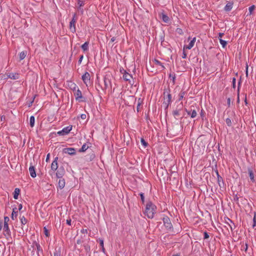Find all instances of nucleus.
Returning <instances> with one entry per match:
<instances>
[{
  "label": "nucleus",
  "mask_w": 256,
  "mask_h": 256,
  "mask_svg": "<svg viewBox=\"0 0 256 256\" xmlns=\"http://www.w3.org/2000/svg\"><path fill=\"white\" fill-rule=\"evenodd\" d=\"M156 206L152 202H148L146 204L144 214L149 218H154V214L156 212Z\"/></svg>",
  "instance_id": "1"
},
{
  "label": "nucleus",
  "mask_w": 256,
  "mask_h": 256,
  "mask_svg": "<svg viewBox=\"0 0 256 256\" xmlns=\"http://www.w3.org/2000/svg\"><path fill=\"white\" fill-rule=\"evenodd\" d=\"M172 102V95L170 94V88L164 89L163 105L166 108H168Z\"/></svg>",
  "instance_id": "2"
},
{
  "label": "nucleus",
  "mask_w": 256,
  "mask_h": 256,
  "mask_svg": "<svg viewBox=\"0 0 256 256\" xmlns=\"http://www.w3.org/2000/svg\"><path fill=\"white\" fill-rule=\"evenodd\" d=\"M182 106L183 104L182 103H181L180 104H179V106H177L176 110L172 111V113L175 118L178 119V118L180 116V111L182 108Z\"/></svg>",
  "instance_id": "3"
},
{
  "label": "nucleus",
  "mask_w": 256,
  "mask_h": 256,
  "mask_svg": "<svg viewBox=\"0 0 256 256\" xmlns=\"http://www.w3.org/2000/svg\"><path fill=\"white\" fill-rule=\"evenodd\" d=\"M163 222L164 226L168 230H171L172 228V226L170 220V219L168 216H164L163 218Z\"/></svg>",
  "instance_id": "4"
},
{
  "label": "nucleus",
  "mask_w": 256,
  "mask_h": 256,
  "mask_svg": "<svg viewBox=\"0 0 256 256\" xmlns=\"http://www.w3.org/2000/svg\"><path fill=\"white\" fill-rule=\"evenodd\" d=\"M72 129V126H68L64 128L62 130L58 131L57 134L59 136H64L68 134Z\"/></svg>",
  "instance_id": "5"
},
{
  "label": "nucleus",
  "mask_w": 256,
  "mask_h": 256,
  "mask_svg": "<svg viewBox=\"0 0 256 256\" xmlns=\"http://www.w3.org/2000/svg\"><path fill=\"white\" fill-rule=\"evenodd\" d=\"M82 80L88 86V84L90 82V74L88 72H86L82 76Z\"/></svg>",
  "instance_id": "6"
},
{
  "label": "nucleus",
  "mask_w": 256,
  "mask_h": 256,
  "mask_svg": "<svg viewBox=\"0 0 256 256\" xmlns=\"http://www.w3.org/2000/svg\"><path fill=\"white\" fill-rule=\"evenodd\" d=\"M75 90L76 92H74V95L76 97V100H79L80 102L84 101L82 100H80V99H82L83 98L81 91L78 88Z\"/></svg>",
  "instance_id": "7"
},
{
  "label": "nucleus",
  "mask_w": 256,
  "mask_h": 256,
  "mask_svg": "<svg viewBox=\"0 0 256 256\" xmlns=\"http://www.w3.org/2000/svg\"><path fill=\"white\" fill-rule=\"evenodd\" d=\"M65 174V170L62 166H60L56 172V176L58 178H62Z\"/></svg>",
  "instance_id": "8"
},
{
  "label": "nucleus",
  "mask_w": 256,
  "mask_h": 256,
  "mask_svg": "<svg viewBox=\"0 0 256 256\" xmlns=\"http://www.w3.org/2000/svg\"><path fill=\"white\" fill-rule=\"evenodd\" d=\"M64 152L66 154H68L70 155H74L76 152V150L74 148H66L63 150Z\"/></svg>",
  "instance_id": "9"
},
{
  "label": "nucleus",
  "mask_w": 256,
  "mask_h": 256,
  "mask_svg": "<svg viewBox=\"0 0 256 256\" xmlns=\"http://www.w3.org/2000/svg\"><path fill=\"white\" fill-rule=\"evenodd\" d=\"M76 22V19H72L70 22V29L72 32H76L75 24Z\"/></svg>",
  "instance_id": "10"
},
{
  "label": "nucleus",
  "mask_w": 256,
  "mask_h": 256,
  "mask_svg": "<svg viewBox=\"0 0 256 256\" xmlns=\"http://www.w3.org/2000/svg\"><path fill=\"white\" fill-rule=\"evenodd\" d=\"M58 160V158L56 157L54 160L52 162L51 164V169L54 172L56 171L58 168V162H57Z\"/></svg>",
  "instance_id": "11"
},
{
  "label": "nucleus",
  "mask_w": 256,
  "mask_h": 256,
  "mask_svg": "<svg viewBox=\"0 0 256 256\" xmlns=\"http://www.w3.org/2000/svg\"><path fill=\"white\" fill-rule=\"evenodd\" d=\"M8 77L12 80H18L20 78V74L18 73H10L7 75Z\"/></svg>",
  "instance_id": "12"
},
{
  "label": "nucleus",
  "mask_w": 256,
  "mask_h": 256,
  "mask_svg": "<svg viewBox=\"0 0 256 256\" xmlns=\"http://www.w3.org/2000/svg\"><path fill=\"white\" fill-rule=\"evenodd\" d=\"M4 235L5 236H10V231L8 224H4Z\"/></svg>",
  "instance_id": "13"
},
{
  "label": "nucleus",
  "mask_w": 256,
  "mask_h": 256,
  "mask_svg": "<svg viewBox=\"0 0 256 256\" xmlns=\"http://www.w3.org/2000/svg\"><path fill=\"white\" fill-rule=\"evenodd\" d=\"M196 38H193V39L190 40V42L189 44L188 45H186V46H184V49H188V50H190L194 46V44L196 42Z\"/></svg>",
  "instance_id": "14"
},
{
  "label": "nucleus",
  "mask_w": 256,
  "mask_h": 256,
  "mask_svg": "<svg viewBox=\"0 0 256 256\" xmlns=\"http://www.w3.org/2000/svg\"><path fill=\"white\" fill-rule=\"evenodd\" d=\"M29 172L30 175L32 178H35L36 176L34 167L33 166H30L29 168Z\"/></svg>",
  "instance_id": "15"
},
{
  "label": "nucleus",
  "mask_w": 256,
  "mask_h": 256,
  "mask_svg": "<svg viewBox=\"0 0 256 256\" xmlns=\"http://www.w3.org/2000/svg\"><path fill=\"white\" fill-rule=\"evenodd\" d=\"M248 172L251 181L253 182H255L254 171L252 168H248Z\"/></svg>",
  "instance_id": "16"
},
{
  "label": "nucleus",
  "mask_w": 256,
  "mask_h": 256,
  "mask_svg": "<svg viewBox=\"0 0 256 256\" xmlns=\"http://www.w3.org/2000/svg\"><path fill=\"white\" fill-rule=\"evenodd\" d=\"M123 78L126 81L130 82V79L132 78V76L130 74L124 71V74L123 75Z\"/></svg>",
  "instance_id": "17"
},
{
  "label": "nucleus",
  "mask_w": 256,
  "mask_h": 256,
  "mask_svg": "<svg viewBox=\"0 0 256 256\" xmlns=\"http://www.w3.org/2000/svg\"><path fill=\"white\" fill-rule=\"evenodd\" d=\"M58 185L60 189H62L65 186V180L64 178H60Z\"/></svg>",
  "instance_id": "18"
},
{
  "label": "nucleus",
  "mask_w": 256,
  "mask_h": 256,
  "mask_svg": "<svg viewBox=\"0 0 256 256\" xmlns=\"http://www.w3.org/2000/svg\"><path fill=\"white\" fill-rule=\"evenodd\" d=\"M188 114L192 118H194L197 115V112L195 110H193L192 112L190 111H186Z\"/></svg>",
  "instance_id": "19"
},
{
  "label": "nucleus",
  "mask_w": 256,
  "mask_h": 256,
  "mask_svg": "<svg viewBox=\"0 0 256 256\" xmlns=\"http://www.w3.org/2000/svg\"><path fill=\"white\" fill-rule=\"evenodd\" d=\"M20 193V190L18 188H16L14 190V198L15 200H17L18 198V196Z\"/></svg>",
  "instance_id": "20"
},
{
  "label": "nucleus",
  "mask_w": 256,
  "mask_h": 256,
  "mask_svg": "<svg viewBox=\"0 0 256 256\" xmlns=\"http://www.w3.org/2000/svg\"><path fill=\"white\" fill-rule=\"evenodd\" d=\"M26 54H27V52L26 51H22V52H20L19 54V57H20V60H24L26 58Z\"/></svg>",
  "instance_id": "21"
},
{
  "label": "nucleus",
  "mask_w": 256,
  "mask_h": 256,
  "mask_svg": "<svg viewBox=\"0 0 256 256\" xmlns=\"http://www.w3.org/2000/svg\"><path fill=\"white\" fill-rule=\"evenodd\" d=\"M232 8V4L230 2L228 3L224 7V10L226 11H230Z\"/></svg>",
  "instance_id": "22"
},
{
  "label": "nucleus",
  "mask_w": 256,
  "mask_h": 256,
  "mask_svg": "<svg viewBox=\"0 0 256 256\" xmlns=\"http://www.w3.org/2000/svg\"><path fill=\"white\" fill-rule=\"evenodd\" d=\"M88 42H85L82 46V48L84 51H86L88 48Z\"/></svg>",
  "instance_id": "23"
},
{
  "label": "nucleus",
  "mask_w": 256,
  "mask_h": 256,
  "mask_svg": "<svg viewBox=\"0 0 256 256\" xmlns=\"http://www.w3.org/2000/svg\"><path fill=\"white\" fill-rule=\"evenodd\" d=\"M35 118L34 116H31L30 118V124L32 128L34 126Z\"/></svg>",
  "instance_id": "24"
},
{
  "label": "nucleus",
  "mask_w": 256,
  "mask_h": 256,
  "mask_svg": "<svg viewBox=\"0 0 256 256\" xmlns=\"http://www.w3.org/2000/svg\"><path fill=\"white\" fill-rule=\"evenodd\" d=\"M154 63L156 65L160 66L161 67V68H162V69L164 68V65L160 62L158 60H156V59L154 60Z\"/></svg>",
  "instance_id": "25"
},
{
  "label": "nucleus",
  "mask_w": 256,
  "mask_h": 256,
  "mask_svg": "<svg viewBox=\"0 0 256 256\" xmlns=\"http://www.w3.org/2000/svg\"><path fill=\"white\" fill-rule=\"evenodd\" d=\"M162 20L164 22L166 23H168L170 21L169 18L164 14H162Z\"/></svg>",
  "instance_id": "26"
},
{
  "label": "nucleus",
  "mask_w": 256,
  "mask_h": 256,
  "mask_svg": "<svg viewBox=\"0 0 256 256\" xmlns=\"http://www.w3.org/2000/svg\"><path fill=\"white\" fill-rule=\"evenodd\" d=\"M16 208H13V211H12V216H11V218L14 220L16 218V213H17V212H16L15 211V210H16Z\"/></svg>",
  "instance_id": "27"
},
{
  "label": "nucleus",
  "mask_w": 256,
  "mask_h": 256,
  "mask_svg": "<svg viewBox=\"0 0 256 256\" xmlns=\"http://www.w3.org/2000/svg\"><path fill=\"white\" fill-rule=\"evenodd\" d=\"M88 148V146L86 144H84L82 145L81 148L79 150V152H85Z\"/></svg>",
  "instance_id": "28"
},
{
  "label": "nucleus",
  "mask_w": 256,
  "mask_h": 256,
  "mask_svg": "<svg viewBox=\"0 0 256 256\" xmlns=\"http://www.w3.org/2000/svg\"><path fill=\"white\" fill-rule=\"evenodd\" d=\"M220 42L223 48H225L227 44V42L223 40L222 38H220Z\"/></svg>",
  "instance_id": "29"
},
{
  "label": "nucleus",
  "mask_w": 256,
  "mask_h": 256,
  "mask_svg": "<svg viewBox=\"0 0 256 256\" xmlns=\"http://www.w3.org/2000/svg\"><path fill=\"white\" fill-rule=\"evenodd\" d=\"M20 222H21V224L23 225L25 224H26L27 222V220L26 219L24 218V216H22V217L20 218Z\"/></svg>",
  "instance_id": "30"
},
{
  "label": "nucleus",
  "mask_w": 256,
  "mask_h": 256,
  "mask_svg": "<svg viewBox=\"0 0 256 256\" xmlns=\"http://www.w3.org/2000/svg\"><path fill=\"white\" fill-rule=\"evenodd\" d=\"M255 8V6L254 5H252V6H250V7H249L248 8V10H249V12H250V14H251L253 12V10H254Z\"/></svg>",
  "instance_id": "31"
},
{
  "label": "nucleus",
  "mask_w": 256,
  "mask_h": 256,
  "mask_svg": "<svg viewBox=\"0 0 256 256\" xmlns=\"http://www.w3.org/2000/svg\"><path fill=\"white\" fill-rule=\"evenodd\" d=\"M104 86L105 88H107L108 86V84L110 83V80L106 78H104Z\"/></svg>",
  "instance_id": "32"
},
{
  "label": "nucleus",
  "mask_w": 256,
  "mask_h": 256,
  "mask_svg": "<svg viewBox=\"0 0 256 256\" xmlns=\"http://www.w3.org/2000/svg\"><path fill=\"white\" fill-rule=\"evenodd\" d=\"M216 174L218 175V184H219V186H220V181H222V178L221 176H220L218 173V172H216Z\"/></svg>",
  "instance_id": "33"
},
{
  "label": "nucleus",
  "mask_w": 256,
  "mask_h": 256,
  "mask_svg": "<svg viewBox=\"0 0 256 256\" xmlns=\"http://www.w3.org/2000/svg\"><path fill=\"white\" fill-rule=\"evenodd\" d=\"M185 94H186V92H182L180 93V94L179 95V100H180L183 98Z\"/></svg>",
  "instance_id": "34"
},
{
  "label": "nucleus",
  "mask_w": 256,
  "mask_h": 256,
  "mask_svg": "<svg viewBox=\"0 0 256 256\" xmlns=\"http://www.w3.org/2000/svg\"><path fill=\"white\" fill-rule=\"evenodd\" d=\"M226 124L228 126H231L232 125V122L230 118H227L226 120Z\"/></svg>",
  "instance_id": "35"
},
{
  "label": "nucleus",
  "mask_w": 256,
  "mask_h": 256,
  "mask_svg": "<svg viewBox=\"0 0 256 256\" xmlns=\"http://www.w3.org/2000/svg\"><path fill=\"white\" fill-rule=\"evenodd\" d=\"M228 221H230V222L232 224V225H231L230 224H228L229 226H230V230L232 231V230H233L232 226H233L234 227H235L234 224L232 222L230 219L228 218Z\"/></svg>",
  "instance_id": "36"
},
{
  "label": "nucleus",
  "mask_w": 256,
  "mask_h": 256,
  "mask_svg": "<svg viewBox=\"0 0 256 256\" xmlns=\"http://www.w3.org/2000/svg\"><path fill=\"white\" fill-rule=\"evenodd\" d=\"M70 88L73 90H76V88H77L76 85L74 83H72L70 84Z\"/></svg>",
  "instance_id": "37"
},
{
  "label": "nucleus",
  "mask_w": 256,
  "mask_h": 256,
  "mask_svg": "<svg viewBox=\"0 0 256 256\" xmlns=\"http://www.w3.org/2000/svg\"><path fill=\"white\" fill-rule=\"evenodd\" d=\"M141 143L144 146L146 147L148 145L147 142L144 140V138L141 139Z\"/></svg>",
  "instance_id": "38"
},
{
  "label": "nucleus",
  "mask_w": 256,
  "mask_h": 256,
  "mask_svg": "<svg viewBox=\"0 0 256 256\" xmlns=\"http://www.w3.org/2000/svg\"><path fill=\"white\" fill-rule=\"evenodd\" d=\"M44 234L46 236L48 237L49 236L48 230L45 227L44 228Z\"/></svg>",
  "instance_id": "39"
},
{
  "label": "nucleus",
  "mask_w": 256,
  "mask_h": 256,
  "mask_svg": "<svg viewBox=\"0 0 256 256\" xmlns=\"http://www.w3.org/2000/svg\"><path fill=\"white\" fill-rule=\"evenodd\" d=\"M10 218L8 216H4V224H8Z\"/></svg>",
  "instance_id": "40"
},
{
  "label": "nucleus",
  "mask_w": 256,
  "mask_h": 256,
  "mask_svg": "<svg viewBox=\"0 0 256 256\" xmlns=\"http://www.w3.org/2000/svg\"><path fill=\"white\" fill-rule=\"evenodd\" d=\"M140 196L141 200H142V202L144 203V194L143 193H140Z\"/></svg>",
  "instance_id": "41"
},
{
  "label": "nucleus",
  "mask_w": 256,
  "mask_h": 256,
  "mask_svg": "<svg viewBox=\"0 0 256 256\" xmlns=\"http://www.w3.org/2000/svg\"><path fill=\"white\" fill-rule=\"evenodd\" d=\"M185 49L184 48L183 50V52H182V58H186V52H185V50H184Z\"/></svg>",
  "instance_id": "42"
},
{
  "label": "nucleus",
  "mask_w": 256,
  "mask_h": 256,
  "mask_svg": "<svg viewBox=\"0 0 256 256\" xmlns=\"http://www.w3.org/2000/svg\"><path fill=\"white\" fill-rule=\"evenodd\" d=\"M78 4L80 6H84V2L83 1H81V0H78Z\"/></svg>",
  "instance_id": "43"
},
{
  "label": "nucleus",
  "mask_w": 256,
  "mask_h": 256,
  "mask_svg": "<svg viewBox=\"0 0 256 256\" xmlns=\"http://www.w3.org/2000/svg\"><path fill=\"white\" fill-rule=\"evenodd\" d=\"M83 58H84V56L83 55H82L80 56V58H79V60H78V64H80L82 60H83Z\"/></svg>",
  "instance_id": "44"
},
{
  "label": "nucleus",
  "mask_w": 256,
  "mask_h": 256,
  "mask_svg": "<svg viewBox=\"0 0 256 256\" xmlns=\"http://www.w3.org/2000/svg\"><path fill=\"white\" fill-rule=\"evenodd\" d=\"M208 238H209V235L206 232H204V239H207Z\"/></svg>",
  "instance_id": "45"
},
{
  "label": "nucleus",
  "mask_w": 256,
  "mask_h": 256,
  "mask_svg": "<svg viewBox=\"0 0 256 256\" xmlns=\"http://www.w3.org/2000/svg\"><path fill=\"white\" fill-rule=\"evenodd\" d=\"M86 114H82L80 115V118H82V120H84V119H86Z\"/></svg>",
  "instance_id": "46"
},
{
  "label": "nucleus",
  "mask_w": 256,
  "mask_h": 256,
  "mask_svg": "<svg viewBox=\"0 0 256 256\" xmlns=\"http://www.w3.org/2000/svg\"><path fill=\"white\" fill-rule=\"evenodd\" d=\"M100 245L101 246L102 248H103V246H104V240H100Z\"/></svg>",
  "instance_id": "47"
},
{
  "label": "nucleus",
  "mask_w": 256,
  "mask_h": 256,
  "mask_svg": "<svg viewBox=\"0 0 256 256\" xmlns=\"http://www.w3.org/2000/svg\"><path fill=\"white\" fill-rule=\"evenodd\" d=\"M224 33H220V32L218 34V39L220 40V38H222V36H224Z\"/></svg>",
  "instance_id": "48"
},
{
  "label": "nucleus",
  "mask_w": 256,
  "mask_h": 256,
  "mask_svg": "<svg viewBox=\"0 0 256 256\" xmlns=\"http://www.w3.org/2000/svg\"><path fill=\"white\" fill-rule=\"evenodd\" d=\"M50 154H48L46 156V162H48L49 158H50Z\"/></svg>",
  "instance_id": "49"
},
{
  "label": "nucleus",
  "mask_w": 256,
  "mask_h": 256,
  "mask_svg": "<svg viewBox=\"0 0 256 256\" xmlns=\"http://www.w3.org/2000/svg\"><path fill=\"white\" fill-rule=\"evenodd\" d=\"M66 224L68 225H70L71 224V220H67Z\"/></svg>",
  "instance_id": "50"
},
{
  "label": "nucleus",
  "mask_w": 256,
  "mask_h": 256,
  "mask_svg": "<svg viewBox=\"0 0 256 256\" xmlns=\"http://www.w3.org/2000/svg\"><path fill=\"white\" fill-rule=\"evenodd\" d=\"M22 208V204H20L19 206H18V210H21V209Z\"/></svg>",
  "instance_id": "51"
},
{
  "label": "nucleus",
  "mask_w": 256,
  "mask_h": 256,
  "mask_svg": "<svg viewBox=\"0 0 256 256\" xmlns=\"http://www.w3.org/2000/svg\"><path fill=\"white\" fill-rule=\"evenodd\" d=\"M72 19H76L77 20V18H76V14H74L73 16V18Z\"/></svg>",
  "instance_id": "52"
},
{
  "label": "nucleus",
  "mask_w": 256,
  "mask_h": 256,
  "mask_svg": "<svg viewBox=\"0 0 256 256\" xmlns=\"http://www.w3.org/2000/svg\"><path fill=\"white\" fill-rule=\"evenodd\" d=\"M172 81H173V82L174 83V80H175V79H176V76H172Z\"/></svg>",
  "instance_id": "53"
},
{
  "label": "nucleus",
  "mask_w": 256,
  "mask_h": 256,
  "mask_svg": "<svg viewBox=\"0 0 256 256\" xmlns=\"http://www.w3.org/2000/svg\"><path fill=\"white\" fill-rule=\"evenodd\" d=\"M102 248V251L104 252H105V249H104V246H103V248Z\"/></svg>",
  "instance_id": "54"
},
{
  "label": "nucleus",
  "mask_w": 256,
  "mask_h": 256,
  "mask_svg": "<svg viewBox=\"0 0 256 256\" xmlns=\"http://www.w3.org/2000/svg\"><path fill=\"white\" fill-rule=\"evenodd\" d=\"M114 40H115V39H114V37L111 38V41L112 42H114Z\"/></svg>",
  "instance_id": "55"
},
{
  "label": "nucleus",
  "mask_w": 256,
  "mask_h": 256,
  "mask_svg": "<svg viewBox=\"0 0 256 256\" xmlns=\"http://www.w3.org/2000/svg\"><path fill=\"white\" fill-rule=\"evenodd\" d=\"M235 80H236V78H234L232 80L233 82H234Z\"/></svg>",
  "instance_id": "56"
},
{
  "label": "nucleus",
  "mask_w": 256,
  "mask_h": 256,
  "mask_svg": "<svg viewBox=\"0 0 256 256\" xmlns=\"http://www.w3.org/2000/svg\"><path fill=\"white\" fill-rule=\"evenodd\" d=\"M228 102H230V98H228Z\"/></svg>",
  "instance_id": "57"
},
{
  "label": "nucleus",
  "mask_w": 256,
  "mask_h": 256,
  "mask_svg": "<svg viewBox=\"0 0 256 256\" xmlns=\"http://www.w3.org/2000/svg\"><path fill=\"white\" fill-rule=\"evenodd\" d=\"M254 224H255V223H256L255 218H254Z\"/></svg>",
  "instance_id": "58"
},
{
  "label": "nucleus",
  "mask_w": 256,
  "mask_h": 256,
  "mask_svg": "<svg viewBox=\"0 0 256 256\" xmlns=\"http://www.w3.org/2000/svg\"><path fill=\"white\" fill-rule=\"evenodd\" d=\"M1 229H2V226H0V230H1Z\"/></svg>",
  "instance_id": "59"
},
{
  "label": "nucleus",
  "mask_w": 256,
  "mask_h": 256,
  "mask_svg": "<svg viewBox=\"0 0 256 256\" xmlns=\"http://www.w3.org/2000/svg\"><path fill=\"white\" fill-rule=\"evenodd\" d=\"M172 256H178V255H174Z\"/></svg>",
  "instance_id": "60"
}]
</instances>
